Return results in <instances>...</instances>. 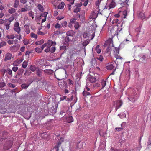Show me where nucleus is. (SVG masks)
<instances>
[{
	"label": "nucleus",
	"instance_id": "nucleus-1",
	"mask_svg": "<svg viewBox=\"0 0 151 151\" xmlns=\"http://www.w3.org/2000/svg\"><path fill=\"white\" fill-rule=\"evenodd\" d=\"M114 57L116 58V61L115 63L117 62H120L122 61V58L119 55V50L118 48L114 47Z\"/></svg>",
	"mask_w": 151,
	"mask_h": 151
},
{
	"label": "nucleus",
	"instance_id": "nucleus-2",
	"mask_svg": "<svg viewBox=\"0 0 151 151\" xmlns=\"http://www.w3.org/2000/svg\"><path fill=\"white\" fill-rule=\"evenodd\" d=\"M151 16V13L146 12H144L142 10V11L139 12L138 13L139 17L142 19L145 18L148 19Z\"/></svg>",
	"mask_w": 151,
	"mask_h": 151
},
{
	"label": "nucleus",
	"instance_id": "nucleus-3",
	"mask_svg": "<svg viewBox=\"0 0 151 151\" xmlns=\"http://www.w3.org/2000/svg\"><path fill=\"white\" fill-rule=\"evenodd\" d=\"M82 3L81 2H80L79 3H75V4L74 7H76V8H74L73 12L75 13H77L80 12L81 9V7L82 6Z\"/></svg>",
	"mask_w": 151,
	"mask_h": 151
},
{
	"label": "nucleus",
	"instance_id": "nucleus-4",
	"mask_svg": "<svg viewBox=\"0 0 151 151\" xmlns=\"http://www.w3.org/2000/svg\"><path fill=\"white\" fill-rule=\"evenodd\" d=\"M13 29L18 34H19L21 31V28L19 26V24L18 22H16L14 25Z\"/></svg>",
	"mask_w": 151,
	"mask_h": 151
},
{
	"label": "nucleus",
	"instance_id": "nucleus-5",
	"mask_svg": "<svg viewBox=\"0 0 151 151\" xmlns=\"http://www.w3.org/2000/svg\"><path fill=\"white\" fill-rule=\"evenodd\" d=\"M123 104V102L121 100H118L114 102V106L115 107V110L116 111L117 109L120 108Z\"/></svg>",
	"mask_w": 151,
	"mask_h": 151
},
{
	"label": "nucleus",
	"instance_id": "nucleus-6",
	"mask_svg": "<svg viewBox=\"0 0 151 151\" xmlns=\"http://www.w3.org/2000/svg\"><path fill=\"white\" fill-rule=\"evenodd\" d=\"M137 94L133 96H132L129 97L128 98V99L129 101V103L130 104H131L132 103H133L137 99V96H136Z\"/></svg>",
	"mask_w": 151,
	"mask_h": 151
},
{
	"label": "nucleus",
	"instance_id": "nucleus-7",
	"mask_svg": "<svg viewBox=\"0 0 151 151\" xmlns=\"http://www.w3.org/2000/svg\"><path fill=\"white\" fill-rule=\"evenodd\" d=\"M115 63H108L106 65V68L108 70H111L113 69L114 67Z\"/></svg>",
	"mask_w": 151,
	"mask_h": 151
},
{
	"label": "nucleus",
	"instance_id": "nucleus-8",
	"mask_svg": "<svg viewBox=\"0 0 151 151\" xmlns=\"http://www.w3.org/2000/svg\"><path fill=\"white\" fill-rule=\"evenodd\" d=\"M46 43L47 47L50 48L51 46H55L56 44V42H53L50 40H48Z\"/></svg>",
	"mask_w": 151,
	"mask_h": 151
},
{
	"label": "nucleus",
	"instance_id": "nucleus-9",
	"mask_svg": "<svg viewBox=\"0 0 151 151\" xmlns=\"http://www.w3.org/2000/svg\"><path fill=\"white\" fill-rule=\"evenodd\" d=\"M40 136L42 138L44 139H48L50 136V134H47V132H44L41 134Z\"/></svg>",
	"mask_w": 151,
	"mask_h": 151
},
{
	"label": "nucleus",
	"instance_id": "nucleus-10",
	"mask_svg": "<svg viewBox=\"0 0 151 151\" xmlns=\"http://www.w3.org/2000/svg\"><path fill=\"white\" fill-rule=\"evenodd\" d=\"M60 141L57 143L56 145L54 147V148L56 149V151H59V148L61 144V142L63 141V139L62 137L60 138Z\"/></svg>",
	"mask_w": 151,
	"mask_h": 151
},
{
	"label": "nucleus",
	"instance_id": "nucleus-11",
	"mask_svg": "<svg viewBox=\"0 0 151 151\" xmlns=\"http://www.w3.org/2000/svg\"><path fill=\"white\" fill-rule=\"evenodd\" d=\"M12 55L10 53H7L6 54L5 58L4 59L5 61H6L11 59Z\"/></svg>",
	"mask_w": 151,
	"mask_h": 151
},
{
	"label": "nucleus",
	"instance_id": "nucleus-12",
	"mask_svg": "<svg viewBox=\"0 0 151 151\" xmlns=\"http://www.w3.org/2000/svg\"><path fill=\"white\" fill-rule=\"evenodd\" d=\"M10 24L11 23L10 22L7 21L6 19L4 20V25L5 26L6 29V30H8L10 28Z\"/></svg>",
	"mask_w": 151,
	"mask_h": 151
},
{
	"label": "nucleus",
	"instance_id": "nucleus-13",
	"mask_svg": "<svg viewBox=\"0 0 151 151\" xmlns=\"http://www.w3.org/2000/svg\"><path fill=\"white\" fill-rule=\"evenodd\" d=\"M23 60L17 59L13 63L14 65L17 66L20 64L23 61Z\"/></svg>",
	"mask_w": 151,
	"mask_h": 151
},
{
	"label": "nucleus",
	"instance_id": "nucleus-14",
	"mask_svg": "<svg viewBox=\"0 0 151 151\" xmlns=\"http://www.w3.org/2000/svg\"><path fill=\"white\" fill-rule=\"evenodd\" d=\"M24 71V70L22 69H19L17 72V76L18 78H21Z\"/></svg>",
	"mask_w": 151,
	"mask_h": 151
},
{
	"label": "nucleus",
	"instance_id": "nucleus-15",
	"mask_svg": "<svg viewBox=\"0 0 151 151\" xmlns=\"http://www.w3.org/2000/svg\"><path fill=\"white\" fill-rule=\"evenodd\" d=\"M43 71L45 74L49 75L52 74L53 73V71L51 69H45Z\"/></svg>",
	"mask_w": 151,
	"mask_h": 151
},
{
	"label": "nucleus",
	"instance_id": "nucleus-16",
	"mask_svg": "<svg viewBox=\"0 0 151 151\" xmlns=\"http://www.w3.org/2000/svg\"><path fill=\"white\" fill-rule=\"evenodd\" d=\"M24 30L27 34H28L30 33V29L28 25H24Z\"/></svg>",
	"mask_w": 151,
	"mask_h": 151
},
{
	"label": "nucleus",
	"instance_id": "nucleus-17",
	"mask_svg": "<svg viewBox=\"0 0 151 151\" xmlns=\"http://www.w3.org/2000/svg\"><path fill=\"white\" fill-rule=\"evenodd\" d=\"M88 79L89 81L92 83H95L96 81V78L93 76H90Z\"/></svg>",
	"mask_w": 151,
	"mask_h": 151
},
{
	"label": "nucleus",
	"instance_id": "nucleus-18",
	"mask_svg": "<svg viewBox=\"0 0 151 151\" xmlns=\"http://www.w3.org/2000/svg\"><path fill=\"white\" fill-rule=\"evenodd\" d=\"M75 33L74 31L73 30H70L68 31L66 33V35L67 36H73Z\"/></svg>",
	"mask_w": 151,
	"mask_h": 151
},
{
	"label": "nucleus",
	"instance_id": "nucleus-19",
	"mask_svg": "<svg viewBox=\"0 0 151 151\" xmlns=\"http://www.w3.org/2000/svg\"><path fill=\"white\" fill-rule=\"evenodd\" d=\"M65 4L64 2H62L60 3L59 4L58 6V8L59 9H63L65 6Z\"/></svg>",
	"mask_w": 151,
	"mask_h": 151
},
{
	"label": "nucleus",
	"instance_id": "nucleus-20",
	"mask_svg": "<svg viewBox=\"0 0 151 151\" xmlns=\"http://www.w3.org/2000/svg\"><path fill=\"white\" fill-rule=\"evenodd\" d=\"M19 0H15L14 4L13 6L15 8H17L19 5Z\"/></svg>",
	"mask_w": 151,
	"mask_h": 151
},
{
	"label": "nucleus",
	"instance_id": "nucleus-21",
	"mask_svg": "<svg viewBox=\"0 0 151 151\" xmlns=\"http://www.w3.org/2000/svg\"><path fill=\"white\" fill-rule=\"evenodd\" d=\"M32 82H31L30 83L28 84H27L25 83H24L21 85V87L23 88L24 89H26L27 88L28 86L30 85V84L32 83Z\"/></svg>",
	"mask_w": 151,
	"mask_h": 151
},
{
	"label": "nucleus",
	"instance_id": "nucleus-22",
	"mask_svg": "<svg viewBox=\"0 0 151 151\" xmlns=\"http://www.w3.org/2000/svg\"><path fill=\"white\" fill-rule=\"evenodd\" d=\"M116 3L114 1H112L109 5V9L113 8L116 6Z\"/></svg>",
	"mask_w": 151,
	"mask_h": 151
},
{
	"label": "nucleus",
	"instance_id": "nucleus-23",
	"mask_svg": "<svg viewBox=\"0 0 151 151\" xmlns=\"http://www.w3.org/2000/svg\"><path fill=\"white\" fill-rule=\"evenodd\" d=\"M106 79L105 80H104L103 79H102L101 81V84L102 86L101 89H103L105 86L106 84Z\"/></svg>",
	"mask_w": 151,
	"mask_h": 151
},
{
	"label": "nucleus",
	"instance_id": "nucleus-24",
	"mask_svg": "<svg viewBox=\"0 0 151 151\" xmlns=\"http://www.w3.org/2000/svg\"><path fill=\"white\" fill-rule=\"evenodd\" d=\"M90 42V40H86L82 43V45L84 47H86L89 43Z\"/></svg>",
	"mask_w": 151,
	"mask_h": 151
},
{
	"label": "nucleus",
	"instance_id": "nucleus-25",
	"mask_svg": "<svg viewBox=\"0 0 151 151\" xmlns=\"http://www.w3.org/2000/svg\"><path fill=\"white\" fill-rule=\"evenodd\" d=\"M67 121L66 122L67 123H72L73 121V117L72 116H69L67 118Z\"/></svg>",
	"mask_w": 151,
	"mask_h": 151
},
{
	"label": "nucleus",
	"instance_id": "nucleus-26",
	"mask_svg": "<svg viewBox=\"0 0 151 151\" xmlns=\"http://www.w3.org/2000/svg\"><path fill=\"white\" fill-rule=\"evenodd\" d=\"M82 94L83 96H90L91 95V94L89 92L86 91L85 90L83 91V92Z\"/></svg>",
	"mask_w": 151,
	"mask_h": 151
},
{
	"label": "nucleus",
	"instance_id": "nucleus-27",
	"mask_svg": "<svg viewBox=\"0 0 151 151\" xmlns=\"http://www.w3.org/2000/svg\"><path fill=\"white\" fill-rule=\"evenodd\" d=\"M16 12V10L14 8H12L8 10V12L10 14H12Z\"/></svg>",
	"mask_w": 151,
	"mask_h": 151
},
{
	"label": "nucleus",
	"instance_id": "nucleus-28",
	"mask_svg": "<svg viewBox=\"0 0 151 151\" xmlns=\"http://www.w3.org/2000/svg\"><path fill=\"white\" fill-rule=\"evenodd\" d=\"M42 72L39 69L37 70H36V74L39 77H41L42 75Z\"/></svg>",
	"mask_w": 151,
	"mask_h": 151
},
{
	"label": "nucleus",
	"instance_id": "nucleus-29",
	"mask_svg": "<svg viewBox=\"0 0 151 151\" xmlns=\"http://www.w3.org/2000/svg\"><path fill=\"white\" fill-rule=\"evenodd\" d=\"M122 13L123 15L122 17L125 18L127 15V11L126 10H124L122 12Z\"/></svg>",
	"mask_w": 151,
	"mask_h": 151
},
{
	"label": "nucleus",
	"instance_id": "nucleus-30",
	"mask_svg": "<svg viewBox=\"0 0 151 151\" xmlns=\"http://www.w3.org/2000/svg\"><path fill=\"white\" fill-rule=\"evenodd\" d=\"M95 50L97 53L98 54H99L101 52V50L99 48V45H97L96 46Z\"/></svg>",
	"mask_w": 151,
	"mask_h": 151
},
{
	"label": "nucleus",
	"instance_id": "nucleus-31",
	"mask_svg": "<svg viewBox=\"0 0 151 151\" xmlns=\"http://www.w3.org/2000/svg\"><path fill=\"white\" fill-rule=\"evenodd\" d=\"M29 68L30 70L32 72H34L36 70V67L34 65H31Z\"/></svg>",
	"mask_w": 151,
	"mask_h": 151
},
{
	"label": "nucleus",
	"instance_id": "nucleus-32",
	"mask_svg": "<svg viewBox=\"0 0 151 151\" xmlns=\"http://www.w3.org/2000/svg\"><path fill=\"white\" fill-rule=\"evenodd\" d=\"M38 9L40 11L42 12L44 10L43 6L40 4H38L37 6Z\"/></svg>",
	"mask_w": 151,
	"mask_h": 151
},
{
	"label": "nucleus",
	"instance_id": "nucleus-33",
	"mask_svg": "<svg viewBox=\"0 0 151 151\" xmlns=\"http://www.w3.org/2000/svg\"><path fill=\"white\" fill-rule=\"evenodd\" d=\"M96 58L100 61H102L104 60L103 56L101 55H99L97 56Z\"/></svg>",
	"mask_w": 151,
	"mask_h": 151
},
{
	"label": "nucleus",
	"instance_id": "nucleus-34",
	"mask_svg": "<svg viewBox=\"0 0 151 151\" xmlns=\"http://www.w3.org/2000/svg\"><path fill=\"white\" fill-rule=\"evenodd\" d=\"M6 38L8 39H14L15 37L14 35L11 34L10 35H7L6 36Z\"/></svg>",
	"mask_w": 151,
	"mask_h": 151
},
{
	"label": "nucleus",
	"instance_id": "nucleus-35",
	"mask_svg": "<svg viewBox=\"0 0 151 151\" xmlns=\"http://www.w3.org/2000/svg\"><path fill=\"white\" fill-rule=\"evenodd\" d=\"M30 36L31 37L37 39V34H35L33 32H31L30 33Z\"/></svg>",
	"mask_w": 151,
	"mask_h": 151
},
{
	"label": "nucleus",
	"instance_id": "nucleus-36",
	"mask_svg": "<svg viewBox=\"0 0 151 151\" xmlns=\"http://www.w3.org/2000/svg\"><path fill=\"white\" fill-rule=\"evenodd\" d=\"M28 14L30 17H31L33 19H34V13L32 11H30L28 13Z\"/></svg>",
	"mask_w": 151,
	"mask_h": 151
},
{
	"label": "nucleus",
	"instance_id": "nucleus-37",
	"mask_svg": "<svg viewBox=\"0 0 151 151\" xmlns=\"http://www.w3.org/2000/svg\"><path fill=\"white\" fill-rule=\"evenodd\" d=\"M16 45H14L13 46H11L10 47V49L11 51H15L16 50Z\"/></svg>",
	"mask_w": 151,
	"mask_h": 151
},
{
	"label": "nucleus",
	"instance_id": "nucleus-38",
	"mask_svg": "<svg viewBox=\"0 0 151 151\" xmlns=\"http://www.w3.org/2000/svg\"><path fill=\"white\" fill-rule=\"evenodd\" d=\"M74 27L76 29H78L79 27V25L78 22L75 23Z\"/></svg>",
	"mask_w": 151,
	"mask_h": 151
},
{
	"label": "nucleus",
	"instance_id": "nucleus-39",
	"mask_svg": "<svg viewBox=\"0 0 151 151\" xmlns=\"http://www.w3.org/2000/svg\"><path fill=\"white\" fill-rule=\"evenodd\" d=\"M6 72L9 75L11 76H12V70L9 68H7L6 70Z\"/></svg>",
	"mask_w": 151,
	"mask_h": 151
},
{
	"label": "nucleus",
	"instance_id": "nucleus-40",
	"mask_svg": "<svg viewBox=\"0 0 151 151\" xmlns=\"http://www.w3.org/2000/svg\"><path fill=\"white\" fill-rule=\"evenodd\" d=\"M25 8L27 11L30 10L32 9V7L31 6H29L27 5L26 4L24 5Z\"/></svg>",
	"mask_w": 151,
	"mask_h": 151
},
{
	"label": "nucleus",
	"instance_id": "nucleus-41",
	"mask_svg": "<svg viewBox=\"0 0 151 151\" xmlns=\"http://www.w3.org/2000/svg\"><path fill=\"white\" fill-rule=\"evenodd\" d=\"M27 61H24L22 65V67L25 68L27 67Z\"/></svg>",
	"mask_w": 151,
	"mask_h": 151
},
{
	"label": "nucleus",
	"instance_id": "nucleus-42",
	"mask_svg": "<svg viewBox=\"0 0 151 151\" xmlns=\"http://www.w3.org/2000/svg\"><path fill=\"white\" fill-rule=\"evenodd\" d=\"M56 50V48L55 46H52V47L50 48V52L51 53H54Z\"/></svg>",
	"mask_w": 151,
	"mask_h": 151
},
{
	"label": "nucleus",
	"instance_id": "nucleus-43",
	"mask_svg": "<svg viewBox=\"0 0 151 151\" xmlns=\"http://www.w3.org/2000/svg\"><path fill=\"white\" fill-rule=\"evenodd\" d=\"M119 20L117 18H114L112 21V24L117 23H118Z\"/></svg>",
	"mask_w": 151,
	"mask_h": 151
},
{
	"label": "nucleus",
	"instance_id": "nucleus-44",
	"mask_svg": "<svg viewBox=\"0 0 151 151\" xmlns=\"http://www.w3.org/2000/svg\"><path fill=\"white\" fill-rule=\"evenodd\" d=\"M48 14V13L47 12H44L43 13H42L41 14V16H42L45 18H46Z\"/></svg>",
	"mask_w": 151,
	"mask_h": 151
},
{
	"label": "nucleus",
	"instance_id": "nucleus-45",
	"mask_svg": "<svg viewBox=\"0 0 151 151\" xmlns=\"http://www.w3.org/2000/svg\"><path fill=\"white\" fill-rule=\"evenodd\" d=\"M14 19V17L12 16L9 19H6L7 21L11 23V22Z\"/></svg>",
	"mask_w": 151,
	"mask_h": 151
},
{
	"label": "nucleus",
	"instance_id": "nucleus-46",
	"mask_svg": "<svg viewBox=\"0 0 151 151\" xmlns=\"http://www.w3.org/2000/svg\"><path fill=\"white\" fill-rule=\"evenodd\" d=\"M102 0H98L95 2V4L96 6H98V8H99V5L101 2Z\"/></svg>",
	"mask_w": 151,
	"mask_h": 151
},
{
	"label": "nucleus",
	"instance_id": "nucleus-47",
	"mask_svg": "<svg viewBox=\"0 0 151 151\" xmlns=\"http://www.w3.org/2000/svg\"><path fill=\"white\" fill-rule=\"evenodd\" d=\"M29 40L26 39H24L23 40V42L24 45H27L29 43Z\"/></svg>",
	"mask_w": 151,
	"mask_h": 151
},
{
	"label": "nucleus",
	"instance_id": "nucleus-48",
	"mask_svg": "<svg viewBox=\"0 0 151 151\" xmlns=\"http://www.w3.org/2000/svg\"><path fill=\"white\" fill-rule=\"evenodd\" d=\"M6 45V43L5 41H3L0 43V48Z\"/></svg>",
	"mask_w": 151,
	"mask_h": 151
},
{
	"label": "nucleus",
	"instance_id": "nucleus-49",
	"mask_svg": "<svg viewBox=\"0 0 151 151\" xmlns=\"http://www.w3.org/2000/svg\"><path fill=\"white\" fill-rule=\"evenodd\" d=\"M122 28H118L117 30H116L115 33L114 34V35H118V32H119L122 30Z\"/></svg>",
	"mask_w": 151,
	"mask_h": 151
},
{
	"label": "nucleus",
	"instance_id": "nucleus-50",
	"mask_svg": "<svg viewBox=\"0 0 151 151\" xmlns=\"http://www.w3.org/2000/svg\"><path fill=\"white\" fill-rule=\"evenodd\" d=\"M55 27L56 28L60 29L61 28L62 26L58 23H57L55 25Z\"/></svg>",
	"mask_w": 151,
	"mask_h": 151
},
{
	"label": "nucleus",
	"instance_id": "nucleus-51",
	"mask_svg": "<svg viewBox=\"0 0 151 151\" xmlns=\"http://www.w3.org/2000/svg\"><path fill=\"white\" fill-rule=\"evenodd\" d=\"M19 35H15V37L19 40H20L22 39V36L20 34H19Z\"/></svg>",
	"mask_w": 151,
	"mask_h": 151
},
{
	"label": "nucleus",
	"instance_id": "nucleus-52",
	"mask_svg": "<svg viewBox=\"0 0 151 151\" xmlns=\"http://www.w3.org/2000/svg\"><path fill=\"white\" fill-rule=\"evenodd\" d=\"M121 127H116L115 128L116 130L118 131H120L122 130L123 129V127L122 126V124H121Z\"/></svg>",
	"mask_w": 151,
	"mask_h": 151
},
{
	"label": "nucleus",
	"instance_id": "nucleus-53",
	"mask_svg": "<svg viewBox=\"0 0 151 151\" xmlns=\"http://www.w3.org/2000/svg\"><path fill=\"white\" fill-rule=\"evenodd\" d=\"M35 50L36 52L38 53L41 52L42 51V49H41L40 48H36L35 49Z\"/></svg>",
	"mask_w": 151,
	"mask_h": 151
},
{
	"label": "nucleus",
	"instance_id": "nucleus-54",
	"mask_svg": "<svg viewBox=\"0 0 151 151\" xmlns=\"http://www.w3.org/2000/svg\"><path fill=\"white\" fill-rule=\"evenodd\" d=\"M62 26L65 27L67 26V22L66 21H64L62 23Z\"/></svg>",
	"mask_w": 151,
	"mask_h": 151
},
{
	"label": "nucleus",
	"instance_id": "nucleus-55",
	"mask_svg": "<svg viewBox=\"0 0 151 151\" xmlns=\"http://www.w3.org/2000/svg\"><path fill=\"white\" fill-rule=\"evenodd\" d=\"M70 40H71V39H70L69 37L68 36H66L65 39V41L66 42H69Z\"/></svg>",
	"mask_w": 151,
	"mask_h": 151
},
{
	"label": "nucleus",
	"instance_id": "nucleus-56",
	"mask_svg": "<svg viewBox=\"0 0 151 151\" xmlns=\"http://www.w3.org/2000/svg\"><path fill=\"white\" fill-rule=\"evenodd\" d=\"M111 49L110 47L109 46H108L106 50V53H109L110 52Z\"/></svg>",
	"mask_w": 151,
	"mask_h": 151
},
{
	"label": "nucleus",
	"instance_id": "nucleus-57",
	"mask_svg": "<svg viewBox=\"0 0 151 151\" xmlns=\"http://www.w3.org/2000/svg\"><path fill=\"white\" fill-rule=\"evenodd\" d=\"M7 42L9 45L13 44L14 43V40H9L7 41Z\"/></svg>",
	"mask_w": 151,
	"mask_h": 151
},
{
	"label": "nucleus",
	"instance_id": "nucleus-58",
	"mask_svg": "<svg viewBox=\"0 0 151 151\" xmlns=\"http://www.w3.org/2000/svg\"><path fill=\"white\" fill-rule=\"evenodd\" d=\"M12 69L13 71L16 72L18 70V68L17 67L14 66L12 68Z\"/></svg>",
	"mask_w": 151,
	"mask_h": 151
},
{
	"label": "nucleus",
	"instance_id": "nucleus-59",
	"mask_svg": "<svg viewBox=\"0 0 151 151\" xmlns=\"http://www.w3.org/2000/svg\"><path fill=\"white\" fill-rule=\"evenodd\" d=\"M45 51L46 52H50V48L48 47H47V48L45 50Z\"/></svg>",
	"mask_w": 151,
	"mask_h": 151
},
{
	"label": "nucleus",
	"instance_id": "nucleus-60",
	"mask_svg": "<svg viewBox=\"0 0 151 151\" xmlns=\"http://www.w3.org/2000/svg\"><path fill=\"white\" fill-rule=\"evenodd\" d=\"M8 85L9 87L12 88H14L16 86L15 85L10 83H9Z\"/></svg>",
	"mask_w": 151,
	"mask_h": 151
},
{
	"label": "nucleus",
	"instance_id": "nucleus-61",
	"mask_svg": "<svg viewBox=\"0 0 151 151\" xmlns=\"http://www.w3.org/2000/svg\"><path fill=\"white\" fill-rule=\"evenodd\" d=\"M6 85V83L4 82H2L0 83V86L3 87Z\"/></svg>",
	"mask_w": 151,
	"mask_h": 151
},
{
	"label": "nucleus",
	"instance_id": "nucleus-62",
	"mask_svg": "<svg viewBox=\"0 0 151 151\" xmlns=\"http://www.w3.org/2000/svg\"><path fill=\"white\" fill-rule=\"evenodd\" d=\"M37 34L39 35H45V33L39 31L37 32Z\"/></svg>",
	"mask_w": 151,
	"mask_h": 151
},
{
	"label": "nucleus",
	"instance_id": "nucleus-63",
	"mask_svg": "<svg viewBox=\"0 0 151 151\" xmlns=\"http://www.w3.org/2000/svg\"><path fill=\"white\" fill-rule=\"evenodd\" d=\"M46 47H47V44L46 43H45L42 45L41 47V48H40L42 49V50L44 48Z\"/></svg>",
	"mask_w": 151,
	"mask_h": 151
},
{
	"label": "nucleus",
	"instance_id": "nucleus-64",
	"mask_svg": "<svg viewBox=\"0 0 151 151\" xmlns=\"http://www.w3.org/2000/svg\"><path fill=\"white\" fill-rule=\"evenodd\" d=\"M84 2V3L83 4V5L85 6H86L88 4V0H86Z\"/></svg>",
	"mask_w": 151,
	"mask_h": 151
}]
</instances>
